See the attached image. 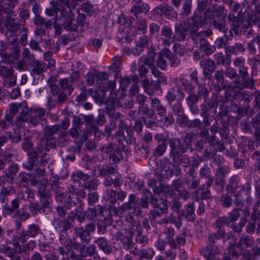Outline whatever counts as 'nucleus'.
Wrapping results in <instances>:
<instances>
[{"label":"nucleus","instance_id":"nucleus-1","mask_svg":"<svg viewBox=\"0 0 260 260\" xmlns=\"http://www.w3.org/2000/svg\"><path fill=\"white\" fill-rule=\"evenodd\" d=\"M13 15H15L13 10L4 8L0 4V31L5 35L9 43L18 42L17 36L24 27L12 17Z\"/></svg>","mask_w":260,"mask_h":260},{"label":"nucleus","instance_id":"nucleus-2","mask_svg":"<svg viewBox=\"0 0 260 260\" xmlns=\"http://www.w3.org/2000/svg\"><path fill=\"white\" fill-rule=\"evenodd\" d=\"M198 28L197 23L192 18L179 23H176L174 27V41L183 42L187 40L190 32H196Z\"/></svg>","mask_w":260,"mask_h":260},{"label":"nucleus","instance_id":"nucleus-3","mask_svg":"<svg viewBox=\"0 0 260 260\" xmlns=\"http://www.w3.org/2000/svg\"><path fill=\"white\" fill-rule=\"evenodd\" d=\"M138 200L135 194H130L128 196V201L123 203L120 207L117 209L115 206H108L107 210L109 213L107 215L106 218L110 219L113 216H118L120 212L121 214L123 212L128 213H135L138 207L137 206Z\"/></svg>","mask_w":260,"mask_h":260},{"label":"nucleus","instance_id":"nucleus-4","mask_svg":"<svg viewBox=\"0 0 260 260\" xmlns=\"http://www.w3.org/2000/svg\"><path fill=\"white\" fill-rule=\"evenodd\" d=\"M20 202V199L16 198L11 201L10 205H2V215L5 217L10 216L15 218H19L23 221L26 220L30 215L23 210L18 209Z\"/></svg>","mask_w":260,"mask_h":260},{"label":"nucleus","instance_id":"nucleus-5","mask_svg":"<svg viewBox=\"0 0 260 260\" xmlns=\"http://www.w3.org/2000/svg\"><path fill=\"white\" fill-rule=\"evenodd\" d=\"M225 236L220 235L218 233L209 234L207 239L208 245L204 249V256L206 260H219V256H221V251L215 245L216 241Z\"/></svg>","mask_w":260,"mask_h":260},{"label":"nucleus","instance_id":"nucleus-6","mask_svg":"<svg viewBox=\"0 0 260 260\" xmlns=\"http://www.w3.org/2000/svg\"><path fill=\"white\" fill-rule=\"evenodd\" d=\"M117 170L118 167L116 164L99 168V176L106 177L103 183L105 186L111 187L113 185L114 187H119L122 185V182L120 177H117L113 179L109 176L116 174Z\"/></svg>","mask_w":260,"mask_h":260},{"label":"nucleus","instance_id":"nucleus-7","mask_svg":"<svg viewBox=\"0 0 260 260\" xmlns=\"http://www.w3.org/2000/svg\"><path fill=\"white\" fill-rule=\"evenodd\" d=\"M73 234L75 236L70 241L74 246V250H85L86 245L90 242L91 235L87 233L82 226L74 227Z\"/></svg>","mask_w":260,"mask_h":260},{"label":"nucleus","instance_id":"nucleus-8","mask_svg":"<svg viewBox=\"0 0 260 260\" xmlns=\"http://www.w3.org/2000/svg\"><path fill=\"white\" fill-rule=\"evenodd\" d=\"M175 144L173 146L169 145L170 148L169 156L171 159V165L174 167H178L182 166L186 168L190 167V161L189 157L187 154H184L185 152H182L176 147Z\"/></svg>","mask_w":260,"mask_h":260},{"label":"nucleus","instance_id":"nucleus-9","mask_svg":"<svg viewBox=\"0 0 260 260\" xmlns=\"http://www.w3.org/2000/svg\"><path fill=\"white\" fill-rule=\"evenodd\" d=\"M218 94V91L213 92L211 99L209 101L204 102L200 106L201 109L200 115L203 119H207L210 123H211L215 117L214 116H211L210 111L212 109H214L213 112L215 113H216V108L218 106L219 102Z\"/></svg>","mask_w":260,"mask_h":260},{"label":"nucleus","instance_id":"nucleus-10","mask_svg":"<svg viewBox=\"0 0 260 260\" xmlns=\"http://www.w3.org/2000/svg\"><path fill=\"white\" fill-rule=\"evenodd\" d=\"M228 20L231 22L230 29L229 31V37L233 38V34L238 36L241 34L243 29L248 28L250 26V21L247 19H242V16H236L233 14H229Z\"/></svg>","mask_w":260,"mask_h":260},{"label":"nucleus","instance_id":"nucleus-11","mask_svg":"<svg viewBox=\"0 0 260 260\" xmlns=\"http://www.w3.org/2000/svg\"><path fill=\"white\" fill-rule=\"evenodd\" d=\"M206 141L209 148L205 149L203 153V159L205 160L214 158L216 155L217 149L220 152H223L225 150L223 144L220 143L215 135H211Z\"/></svg>","mask_w":260,"mask_h":260},{"label":"nucleus","instance_id":"nucleus-12","mask_svg":"<svg viewBox=\"0 0 260 260\" xmlns=\"http://www.w3.org/2000/svg\"><path fill=\"white\" fill-rule=\"evenodd\" d=\"M117 240L120 242L123 249L127 250L135 256L137 255L138 247L136 243L133 240L134 236L124 233L123 231H118L114 235Z\"/></svg>","mask_w":260,"mask_h":260},{"label":"nucleus","instance_id":"nucleus-13","mask_svg":"<svg viewBox=\"0 0 260 260\" xmlns=\"http://www.w3.org/2000/svg\"><path fill=\"white\" fill-rule=\"evenodd\" d=\"M85 22V16L84 14H79V16L75 19L72 15H68L63 21V26L65 29L68 31L76 32L79 28L81 31H84V24Z\"/></svg>","mask_w":260,"mask_h":260},{"label":"nucleus","instance_id":"nucleus-14","mask_svg":"<svg viewBox=\"0 0 260 260\" xmlns=\"http://www.w3.org/2000/svg\"><path fill=\"white\" fill-rule=\"evenodd\" d=\"M174 41V34L169 25H162L160 30V37L157 38L156 47L158 50L170 46Z\"/></svg>","mask_w":260,"mask_h":260},{"label":"nucleus","instance_id":"nucleus-15","mask_svg":"<svg viewBox=\"0 0 260 260\" xmlns=\"http://www.w3.org/2000/svg\"><path fill=\"white\" fill-rule=\"evenodd\" d=\"M194 136L193 134L185 133L181 136V139L176 138H171L169 140V145L173 146L175 144L176 147L182 152H186L187 150L192 146V142Z\"/></svg>","mask_w":260,"mask_h":260},{"label":"nucleus","instance_id":"nucleus-16","mask_svg":"<svg viewBox=\"0 0 260 260\" xmlns=\"http://www.w3.org/2000/svg\"><path fill=\"white\" fill-rule=\"evenodd\" d=\"M70 229H66L59 232L58 242L61 245L57 248L58 253L61 255H67L70 249L74 250V246L71 243V240L73 239V237H69L68 231Z\"/></svg>","mask_w":260,"mask_h":260},{"label":"nucleus","instance_id":"nucleus-17","mask_svg":"<svg viewBox=\"0 0 260 260\" xmlns=\"http://www.w3.org/2000/svg\"><path fill=\"white\" fill-rule=\"evenodd\" d=\"M241 209L235 208L228 213V216L225 217V219L233 231L237 233L241 232L242 228L247 221L245 217L241 218L240 221L236 223V221L240 216L239 211Z\"/></svg>","mask_w":260,"mask_h":260},{"label":"nucleus","instance_id":"nucleus-18","mask_svg":"<svg viewBox=\"0 0 260 260\" xmlns=\"http://www.w3.org/2000/svg\"><path fill=\"white\" fill-rule=\"evenodd\" d=\"M0 76L3 79V84L7 88L14 86L16 84L17 76L11 68L1 66Z\"/></svg>","mask_w":260,"mask_h":260},{"label":"nucleus","instance_id":"nucleus-19","mask_svg":"<svg viewBox=\"0 0 260 260\" xmlns=\"http://www.w3.org/2000/svg\"><path fill=\"white\" fill-rule=\"evenodd\" d=\"M9 44L12 45V46L9 48L7 52H0V56L5 62L10 64L14 62L15 60H19L20 47L18 45L17 42Z\"/></svg>","mask_w":260,"mask_h":260},{"label":"nucleus","instance_id":"nucleus-20","mask_svg":"<svg viewBox=\"0 0 260 260\" xmlns=\"http://www.w3.org/2000/svg\"><path fill=\"white\" fill-rule=\"evenodd\" d=\"M28 159L26 162L23 164L24 169L28 170H33L35 167H39L40 164H43L47 162V159L41 158V155L32 150L27 153Z\"/></svg>","mask_w":260,"mask_h":260},{"label":"nucleus","instance_id":"nucleus-21","mask_svg":"<svg viewBox=\"0 0 260 260\" xmlns=\"http://www.w3.org/2000/svg\"><path fill=\"white\" fill-rule=\"evenodd\" d=\"M41 232V230L38 225L32 224L28 226L26 231H21L20 236H16V238L22 244L27 241L30 237L34 238L37 236Z\"/></svg>","mask_w":260,"mask_h":260},{"label":"nucleus","instance_id":"nucleus-22","mask_svg":"<svg viewBox=\"0 0 260 260\" xmlns=\"http://www.w3.org/2000/svg\"><path fill=\"white\" fill-rule=\"evenodd\" d=\"M191 18L197 23V25L199 28V26L203 27L207 25V20L213 19L215 18V14L214 11L210 9H207L203 14L194 13Z\"/></svg>","mask_w":260,"mask_h":260},{"label":"nucleus","instance_id":"nucleus-23","mask_svg":"<svg viewBox=\"0 0 260 260\" xmlns=\"http://www.w3.org/2000/svg\"><path fill=\"white\" fill-rule=\"evenodd\" d=\"M28 118L29 123L34 126H38L45 116L46 110L42 108H29Z\"/></svg>","mask_w":260,"mask_h":260},{"label":"nucleus","instance_id":"nucleus-24","mask_svg":"<svg viewBox=\"0 0 260 260\" xmlns=\"http://www.w3.org/2000/svg\"><path fill=\"white\" fill-rule=\"evenodd\" d=\"M13 245V248L7 245L3 246L1 251L10 257L11 260H21V246L16 241Z\"/></svg>","mask_w":260,"mask_h":260},{"label":"nucleus","instance_id":"nucleus-25","mask_svg":"<svg viewBox=\"0 0 260 260\" xmlns=\"http://www.w3.org/2000/svg\"><path fill=\"white\" fill-rule=\"evenodd\" d=\"M233 83L234 84V86L232 88H237L240 90L244 88L252 89L254 86V80L252 78H250L249 75L240 79L238 78L234 80Z\"/></svg>","mask_w":260,"mask_h":260},{"label":"nucleus","instance_id":"nucleus-26","mask_svg":"<svg viewBox=\"0 0 260 260\" xmlns=\"http://www.w3.org/2000/svg\"><path fill=\"white\" fill-rule=\"evenodd\" d=\"M151 107L153 112V117L156 114L158 116L162 117L167 114V108L157 98H150Z\"/></svg>","mask_w":260,"mask_h":260},{"label":"nucleus","instance_id":"nucleus-27","mask_svg":"<svg viewBox=\"0 0 260 260\" xmlns=\"http://www.w3.org/2000/svg\"><path fill=\"white\" fill-rule=\"evenodd\" d=\"M141 84L144 91L149 95H152L154 92L160 89V82L149 81L148 78L141 80Z\"/></svg>","mask_w":260,"mask_h":260},{"label":"nucleus","instance_id":"nucleus-28","mask_svg":"<svg viewBox=\"0 0 260 260\" xmlns=\"http://www.w3.org/2000/svg\"><path fill=\"white\" fill-rule=\"evenodd\" d=\"M125 145L122 141H118L117 146L112 155L109 156V160L113 164H116L123 159V153L124 152Z\"/></svg>","mask_w":260,"mask_h":260},{"label":"nucleus","instance_id":"nucleus-29","mask_svg":"<svg viewBox=\"0 0 260 260\" xmlns=\"http://www.w3.org/2000/svg\"><path fill=\"white\" fill-rule=\"evenodd\" d=\"M150 203L154 208L159 209L161 213H166L168 211V202L166 199H163L159 196L151 197Z\"/></svg>","mask_w":260,"mask_h":260},{"label":"nucleus","instance_id":"nucleus-30","mask_svg":"<svg viewBox=\"0 0 260 260\" xmlns=\"http://www.w3.org/2000/svg\"><path fill=\"white\" fill-rule=\"evenodd\" d=\"M107 210V208H106L102 205H99L95 206L93 207L88 208L86 214V218L91 220H94L99 214L102 215L105 211L106 213L108 211H106Z\"/></svg>","mask_w":260,"mask_h":260},{"label":"nucleus","instance_id":"nucleus-31","mask_svg":"<svg viewBox=\"0 0 260 260\" xmlns=\"http://www.w3.org/2000/svg\"><path fill=\"white\" fill-rule=\"evenodd\" d=\"M200 65L203 69V74L206 77H208L216 69L214 61L210 58L201 60Z\"/></svg>","mask_w":260,"mask_h":260},{"label":"nucleus","instance_id":"nucleus-32","mask_svg":"<svg viewBox=\"0 0 260 260\" xmlns=\"http://www.w3.org/2000/svg\"><path fill=\"white\" fill-rule=\"evenodd\" d=\"M53 232L59 233L62 230L70 229V224L67 221L61 220L58 217H54L51 221Z\"/></svg>","mask_w":260,"mask_h":260},{"label":"nucleus","instance_id":"nucleus-33","mask_svg":"<svg viewBox=\"0 0 260 260\" xmlns=\"http://www.w3.org/2000/svg\"><path fill=\"white\" fill-rule=\"evenodd\" d=\"M241 186L237 176H233L230 178L229 183L225 187L226 191L231 194L236 193L238 191L240 192Z\"/></svg>","mask_w":260,"mask_h":260},{"label":"nucleus","instance_id":"nucleus-34","mask_svg":"<svg viewBox=\"0 0 260 260\" xmlns=\"http://www.w3.org/2000/svg\"><path fill=\"white\" fill-rule=\"evenodd\" d=\"M162 54L169 59L171 67L176 68L180 65V60L176 54H173L171 51L167 47L162 49Z\"/></svg>","mask_w":260,"mask_h":260},{"label":"nucleus","instance_id":"nucleus-35","mask_svg":"<svg viewBox=\"0 0 260 260\" xmlns=\"http://www.w3.org/2000/svg\"><path fill=\"white\" fill-rule=\"evenodd\" d=\"M254 244L253 238L249 236L242 235L240 238L238 243H237V247L241 251H244L248 248L252 246Z\"/></svg>","mask_w":260,"mask_h":260},{"label":"nucleus","instance_id":"nucleus-36","mask_svg":"<svg viewBox=\"0 0 260 260\" xmlns=\"http://www.w3.org/2000/svg\"><path fill=\"white\" fill-rule=\"evenodd\" d=\"M94 243L106 254H110L112 252L111 246L109 244L107 238L104 237H99L94 241Z\"/></svg>","mask_w":260,"mask_h":260},{"label":"nucleus","instance_id":"nucleus-37","mask_svg":"<svg viewBox=\"0 0 260 260\" xmlns=\"http://www.w3.org/2000/svg\"><path fill=\"white\" fill-rule=\"evenodd\" d=\"M230 172V168L228 166L219 167L216 173L215 184L216 185H223L225 181V175Z\"/></svg>","mask_w":260,"mask_h":260},{"label":"nucleus","instance_id":"nucleus-38","mask_svg":"<svg viewBox=\"0 0 260 260\" xmlns=\"http://www.w3.org/2000/svg\"><path fill=\"white\" fill-rule=\"evenodd\" d=\"M52 95L55 98L54 102L57 105L63 104L68 99L67 95L62 91L59 87L54 88L53 91L50 92Z\"/></svg>","mask_w":260,"mask_h":260},{"label":"nucleus","instance_id":"nucleus-39","mask_svg":"<svg viewBox=\"0 0 260 260\" xmlns=\"http://www.w3.org/2000/svg\"><path fill=\"white\" fill-rule=\"evenodd\" d=\"M29 108L26 107L23 108L20 114L16 116L15 119L13 120L14 124H16L18 127H21L23 126V124L27 121H29V118H27L28 113H29Z\"/></svg>","mask_w":260,"mask_h":260},{"label":"nucleus","instance_id":"nucleus-40","mask_svg":"<svg viewBox=\"0 0 260 260\" xmlns=\"http://www.w3.org/2000/svg\"><path fill=\"white\" fill-rule=\"evenodd\" d=\"M30 66L31 67L30 73L34 78L36 75L41 76L43 77V73L46 70V67L44 63L37 60L34 63L30 64Z\"/></svg>","mask_w":260,"mask_h":260},{"label":"nucleus","instance_id":"nucleus-41","mask_svg":"<svg viewBox=\"0 0 260 260\" xmlns=\"http://www.w3.org/2000/svg\"><path fill=\"white\" fill-rule=\"evenodd\" d=\"M229 226V225L225 219V216L218 217L215 220L213 224L214 227L217 229L216 233H218L220 235L225 236L226 232L224 229V225Z\"/></svg>","mask_w":260,"mask_h":260},{"label":"nucleus","instance_id":"nucleus-42","mask_svg":"<svg viewBox=\"0 0 260 260\" xmlns=\"http://www.w3.org/2000/svg\"><path fill=\"white\" fill-rule=\"evenodd\" d=\"M224 75L223 69H221L215 72L214 78L218 83L220 84V87L222 88V89H225L226 88H232L233 87L232 84L227 83L224 79Z\"/></svg>","mask_w":260,"mask_h":260},{"label":"nucleus","instance_id":"nucleus-43","mask_svg":"<svg viewBox=\"0 0 260 260\" xmlns=\"http://www.w3.org/2000/svg\"><path fill=\"white\" fill-rule=\"evenodd\" d=\"M211 124V123L207 119H203L202 121L199 118H195L190 121L188 123L189 128H194L198 130H202L203 127H207Z\"/></svg>","mask_w":260,"mask_h":260},{"label":"nucleus","instance_id":"nucleus-44","mask_svg":"<svg viewBox=\"0 0 260 260\" xmlns=\"http://www.w3.org/2000/svg\"><path fill=\"white\" fill-rule=\"evenodd\" d=\"M32 150L36 151L37 153L41 155V158H45L47 155L45 152L50 150L46 140L41 139L39 143L37 144L36 148Z\"/></svg>","mask_w":260,"mask_h":260},{"label":"nucleus","instance_id":"nucleus-45","mask_svg":"<svg viewBox=\"0 0 260 260\" xmlns=\"http://www.w3.org/2000/svg\"><path fill=\"white\" fill-rule=\"evenodd\" d=\"M48 180L47 179H42L40 180V185L37 190V195L40 198H44L50 194V190L47 189V187L48 185Z\"/></svg>","mask_w":260,"mask_h":260},{"label":"nucleus","instance_id":"nucleus-46","mask_svg":"<svg viewBox=\"0 0 260 260\" xmlns=\"http://www.w3.org/2000/svg\"><path fill=\"white\" fill-rule=\"evenodd\" d=\"M214 58L217 65H222L224 67L231 65V58L226 54L224 55L222 52H217L214 55Z\"/></svg>","mask_w":260,"mask_h":260},{"label":"nucleus","instance_id":"nucleus-47","mask_svg":"<svg viewBox=\"0 0 260 260\" xmlns=\"http://www.w3.org/2000/svg\"><path fill=\"white\" fill-rule=\"evenodd\" d=\"M19 170L18 166L17 164H12L9 166L6 170L5 177H6V180L8 182L12 183L14 180V176Z\"/></svg>","mask_w":260,"mask_h":260},{"label":"nucleus","instance_id":"nucleus-48","mask_svg":"<svg viewBox=\"0 0 260 260\" xmlns=\"http://www.w3.org/2000/svg\"><path fill=\"white\" fill-rule=\"evenodd\" d=\"M149 39L146 36H144L136 40V51L135 54L137 55L143 51L144 48L148 47Z\"/></svg>","mask_w":260,"mask_h":260},{"label":"nucleus","instance_id":"nucleus-49","mask_svg":"<svg viewBox=\"0 0 260 260\" xmlns=\"http://www.w3.org/2000/svg\"><path fill=\"white\" fill-rule=\"evenodd\" d=\"M168 244V241H165L164 240L158 239L155 244V246L157 249L160 251H164L163 253H165L167 256L170 257L171 258L174 259L176 257V254L174 253L171 250H166L165 247Z\"/></svg>","mask_w":260,"mask_h":260},{"label":"nucleus","instance_id":"nucleus-50","mask_svg":"<svg viewBox=\"0 0 260 260\" xmlns=\"http://www.w3.org/2000/svg\"><path fill=\"white\" fill-rule=\"evenodd\" d=\"M155 255V251L152 248H143L137 251V255L139 259H146L151 260Z\"/></svg>","mask_w":260,"mask_h":260},{"label":"nucleus","instance_id":"nucleus-51","mask_svg":"<svg viewBox=\"0 0 260 260\" xmlns=\"http://www.w3.org/2000/svg\"><path fill=\"white\" fill-rule=\"evenodd\" d=\"M48 183L50 185V191H53L55 194L63 191V187L58 177H51Z\"/></svg>","mask_w":260,"mask_h":260},{"label":"nucleus","instance_id":"nucleus-52","mask_svg":"<svg viewBox=\"0 0 260 260\" xmlns=\"http://www.w3.org/2000/svg\"><path fill=\"white\" fill-rule=\"evenodd\" d=\"M184 217L188 221H193L195 219L194 203L191 202L185 206Z\"/></svg>","mask_w":260,"mask_h":260},{"label":"nucleus","instance_id":"nucleus-53","mask_svg":"<svg viewBox=\"0 0 260 260\" xmlns=\"http://www.w3.org/2000/svg\"><path fill=\"white\" fill-rule=\"evenodd\" d=\"M12 192H14V190L12 187L3 186L0 191V202L5 205L8 204V200L9 196H11Z\"/></svg>","mask_w":260,"mask_h":260},{"label":"nucleus","instance_id":"nucleus-54","mask_svg":"<svg viewBox=\"0 0 260 260\" xmlns=\"http://www.w3.org/2000/svg\"><path fill=\"white\" fill-rule=\"evenodd\" d=\"M183 180L188 189L195 190L200 186V180L196 177L190 178L186 176Z\"/></svg>","mask_w":260,"mask_h":260},{"label":"nucleus","instance_id":"nucleus-55","mask_svg":"<svg viewBox=\"0 0 260 260\" xmlns=\"http://www.w3.org/2000/svg\"><path fill=\"white\" fill-rule=\"evenodd\" d=\"M149 149L144 145H138L136 147L135 153L140 159H145L148 156Z\"/></svg>","mask_w":260,"mask_h":260},{"label":"nucleus","instance_id":"nucleus-56","mask_svg":"<svg viewBox=\"0 0 260 260\" xmlns=\"http://www.w3.org/2000/svg\"><path fill=\"white\" fill-rule=\"evenodd\" d=\"M125 234L134 236L136 232L137 233L139 231H142L141 226V221L140 220H136L133 223L128 224V228H125L123 231Z\"/></svg>","mask_w":260,"mask_h":260},{"label":"nucleus","instance_id":"nucleus-57","mask_svg":"<svg viewBox=\"0 0 260 260\" xmlns=\"http://www.w3.org/2000/svg\"><path fill=\"white\" fill-rule=\"evenodd\" d=\"M233 203V199L230 193L226 191L225 193L222 194L220 198V205L226 208L232 207Z\"/></svg>","mask_w":260,"mask_h":260},{"label":"nucleus","instance_id":"nucleus-58","mask_svg":"<svg viewBox=\"0 0 260 260\" xmlns=\"http://www.w3.org/2000/svg\"><path fill=\"white\" fill-rule=\"evenodd\" d=\"M226 4L231 12L237 13V16H242V10L240 4L234 0H229L224 3Z\"/></svg>","mask_w":260,"mask_h":260},{"label":"nucleus","instance_id":"nucleus-59","mask_svg":"<svg viewBox=\"0 0 260 260\" xmlns=\"http://www.w3.org/2000/svg\"><path fill=\"white\" fill-rule=\"evenodd\" d=\"M213 27L218 29L223 33H226L228 28L226 25V21L225 18H218L214 19L212 22Z\"/></svg>","mask_w":260,"mask_h":260},{"label":"nucleus","instance_id":"nucleus-60","mask_svg":"<svg viewBox=\"0 0 260 260\" xmlns=\"http://www.w3.org/2000/svg\"><path fill=\"white\" fill-rule=\"evenodd\" d=\"M200 48L206 55H209L216 50V47L212 45L207 40H203L200 45Z\"/></svg>","mask_w":260,"mask_h":260},{"label":"nucleus","instance_id":"nucleus-61","mask_svg":"<svg viewBox=\"0 0 260 260\" xmlns=\"http://www.w3.org/2000/svg\"><path fill=\"white\" fill-rule=\"evenodd\" d=\"M21 148L23 151L27 152V153L32 151L31 150H32L34 148V144L31 141V136H26L25 134L23 135Z\"/></svg>","mask_w":260,"mask_h":260},{"label":"nucleus","instance_id":"nucleus-62","mask_svg":"<svg viewBox=\"0 0 260 260\" xmlns=\"http://www.w3.org/2000/svg\"><path fill=\"white\" fill-rule=\"evenodd\" d=\"M80 116L82 117L83 123H85L87 128L93 129L96 128L97 126L95 124V119L92 115H85L81 114Z\"/></svg>","mask_w":260,"mask_h":260},{"label":"nucleus","instance_id":"nucleus-63","mask_svg":"<svg viewBox=\"0 0 260 260\" xmlns=\"http://www.w3.org/2000/svg\"><path fill=\"white\" fill-rule=\"evenodd\" d=\"M149 10L148 5H135L132 7L130 12L133 13L138 18L137 15L141 13H147Z\"/></svg>","mask_w":260,"mask_h":260},{"label":"nucleus","instance_id":"nucleus-64","mask_svg":"<svg viewBox=\"0 0 260 260\" xmlns=\"http://www.w3.org/2000/svg\"><path fill=\"white\" fill-rule=\"evenodd\" d=\"M59 84L63 90H67L68 91L69 94H70L74 89L73 83L68 78L60 79Z\"/></svg>","mask_w":260,"mask_h":260}]
</instances>
